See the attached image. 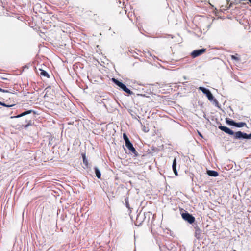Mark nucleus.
<instances>
[{
	"label": "nucleus",
	"instance_id": "nucleus-12",
	"mask_svg": "<svg viewBox=\"0 0 251 251\" xmlns=\"http://www.w3.org/2000/svg\"><path fill=\"white\" fill-rule=\"evenodd\" d=\"M40 75H41L46 76L47 77H49V75L46 71H45L42 69H40Z\"/></svg>",
	"mask_w": 251,
	"mask_h": 251
},
{
	"label": "nucleus",
	"instance_id": "nucleus-14",
	"mask_svg": "<svg viewBox=\"0 0 251 251\" xmlns=\"http://www.w3.org/2000/svg\"><path fill=\"white\" fill-rule=\"evenodd\" d=\"M245 125H246V123H243V122H240V123H236V124H235V126L237 127H243Z\"/></svg>",
	"mask_w": 251,
	"mask_h": 251
},
{
	"label": "nucleus",
	"instance_id": "nucleus-7",
	"mask_svg": "<svg viewBox=\"0 0 251 251\" xmlns=\"http://www.w3.org/2000/svg\"><path fill=\"white\" fill-rule=\"evenodd\" d=\"M246 136H247L246 133H243L241 131H238L234 134V138L235 139H245L246 138Z\"/></svg>",
	"mask_w": 251,
	"mask_h": 251
},
{
	"label": "nucleus",
	"instance_id": "nucleus-15",
	"mask_svg": "<svg viewBox=\"0 0 251 251\" xmlns=\"http://www.w3.org/2000/svg\"><path fill=\"white\" fill-rule=\"evenodd\" d=\"M83 156V163L84 164H85L86 166H88V160L86 157V156H85V154H84L82 155Z\"/></svg>",
	"mask_w": 251,
	"mask_h": 251
},
{
	"label": "nucleus",
	"instance_id": "nucleus-20",
	"mask_svg": "<svg viewBox=\"0 0 251 251\" xmlns=\"http://www.w3.org/2000/svg\"><path fill=\"white\" fill-rule=\"evenodd\" d=\"M14 105H6V106H4L5 107H12V106H13Z\"/></svg>",
	"mask_w": 251,
	"mask_h": 251
},
{
	"label": "nucleus",
	"instance_id": "nucleus-9",
	"mask_svg": "<svg viewBox=\"0 0 251 251\" xmlns=\"http://www.w3.org/2000/svg\"><path fill=\"white\" fill-rule=\"evenodd\" d=\"M176 160L175 158L173 160V164H172V168H173V170L174 173L175 174V175L177 176L178 173H177V171L176 170Z\"/></svg>",
	"mask_w": 251,
	"mask_h": 251
},
{
	"label": "nucleus",
	"instance_id": "nucleus-19",
	"mask_svg": "<svg viewBox=\"0 0 251 251\" xmlns=\"http://www.w3.org/2000/svg\"><path fill=\"white\" fill-rule=\"evenodd\" d=\"M0 105H2V106H6V104H5V103H2V102H1V101H0Z\"/></svg>",
	"mask_w": 251,
	"mask_h": 251
},
{
	"label": "nucleus",
	"instance_id": "nucleus-11",
	"mask_svg": "<svg viewBox=\"0 0 251 251\" xmlns=\"http://www.w3.org/2000/svg\"><path fill=\"white\" fill-rule=\"evenodd\" d=\"M95 173H96V175L97 177L98 178H100V176H101V173H100V171L97 167H95Z\"/></svg>",
	"mask_w": 251,
	"mask_h": 251
},
{
	"label": "nucleus",
	"instance_id": "nucleus-10",
	"mask_svg": "<svg viewBox=\"0 0 251 251\" xmlns=\"http://www.w3.org/2000/svg\"><path fill=\"white\" fill-rule=\"evenodd\" d=\"M31 112V110L26 111H25V112L22 113V114H21L20 115H17L16 116H14L13 117L14 118H19V117H22L23 116H25V115L26 114H30Z\"/></svg>",
	"mask_w": 251,
	"mask_h": 251
},
{
	"label": "nucleus",
	"instance_id": "nucleus-6",
	"mask_svg": "<svg viewBox=\"0 0 251 251\" xmlns=\"http://www.w3.org/2000/svg\"><path fill=\"white\" fill-rule=\"evenodd\" d=\"M219 128L220 129L224 131L225 132H226L227 134H228L229 135H233L234 134L233 131H232L230 128H229L228 127H227L226 126H220L219 127Z\"/></svg>",
	"mask_w": 251,
	"mask_h": 251
},
{
	"label": "nucleus",
	"instance_id": "nucleus-4",
	"mask_svg": "<svg viewBox=\"0 0 251 251\" xmlns=\"http://www.w3.org/2000/svg\"><path fill=\"white\" fill-rule=\"evenodd\" d=\"M182 217L190 224L193 223L195 221V218L188 213L182 214Z\"/></svg>",
	"mask_w": 251,
	"mask_h": 251
},
{
	"label": "nucleus",
	"instance_id": "nucleus-21",
	"mask_svg": "<svg viewBox=\"0 0 251 251\" xmlns=\"http://www.w3.org/2000/svg\"><path fill=\"white\" fill-rule=\"evenodd\" d=\"M251 3V0H248Z\"/></svg>",
	"mask_w": 251,
	"mask_h": 251
},
{
	"label": "nucleus",
	"instance_id": "nucleus-2",
	"mask_svg": "<svg viewBox=\"0 0 251 251\" xmlns=\"http://www.w3.org/2000/svg\"><path fill=\"white\" fill-rule=\"evenodd\" d=\"M112 80L113 82H114L118 87L122 89L124 91L130 95L132 94V92L128 88H127L125 84H124L123 83H122V82H120L119 81L117 80L115 78H112Z\"/></svg>",
	"mask_w": 251,
	"mask_h": 251
},
{
	"label": "nucleus",
	"instance_id": "nucleus-17",
	"mask_svg": "<svg viewBox=\"0 0 251 251\" xmlns=\"http://www.w3.org/2000/svg\"><path fill=\"white\" fill-rule=\"evenodd\" d=\"M246 138L245 139H251V133L250 134H247V136H246Z\"/></svg>",
	"mask_w": 251,
	"mask_h": 251
},
{
	"label": "nucleus",
	"instance_id": "nucleus-1",
	"mask_svg": "<svg viewBox=\"0 0 251 251\" xmlns=\"http://www.w3.org/2000/svg\"><path fill=\"white\" fill-rule=\"evenodd\" d=\"M123 138L125 141L126 147L133 153H135L136 150L133 147L132 144L129 141L126 133L123 134Z\"/></svg>",
	"mask_w": 251,
	"mask_h": 251
},
{
	"label": "nucleus",
	"instance_id": "nucleus-16",
	"mask_svg": "<svg viewBox=\"0 0 251 251\" xmlns=\"http://www.w3.org/2000/svg\"><path fill=\"white\" fill-rule=\"evenodd\" d=\"M0 91L3 93H9V91L7 90H4L0 88Z\"/></svg>",
	"mask_w": 251,
	"mask_h": 251
},
{
	"label": "nucleus",
	"instance_id": "nucleus-5",
	"mask_svg": "<svg viewBox=\"0 0 251 251\" xmlns=\"http://www.w3.org/2000/svg\"><path fill=\"white\" fill-rule=\"evenodd\" d=\"M205 50H206L205 49H201L194 50L191 53V56L193 58H195L204 53L205 51Z\"/></svg>",
	"mask_w": 251,
	"mask_h": 251
},
{
	"label": "nucleus",
	"instance_id": "nucleus-3",
	"mask_svg": "<svg viewBox=\"0 0 251 251\" xmlns=\"http://www.w3.org/2000/svg\"><path fill=\"white\" fill-rule=\"evenodd\" d=\"M199 89L201 90L203 94L206 95L208 99L209 100L211 101L212 100H213V99H214L213 96L212 94H211V93L210 92V91L208 89L205 88L204 87H200L199 88Z\"/></svg>",
	"mask_w": 251,
	"mask_h": 251
},
{
	"label": "nucleus",
	"instance_id": "nucleus-13",
	"mask_svg": "<svg viewBox=\"0 0 251 251\" xmlns=\"http://www.w3.org/2000/svg\"><path fill=\"white\" fill-rule=\"evenodd\" d=\"M226 122L227 124H229L230 125L235 126L236 123L234 122L232 120H230L226 119Z\"/></svg>",
	"mask_w": 251,
	"mask_h": 251
},
{
	"label": "nucleus",
	"instance_id": "nucleus-8",
	"mask_svg": "<svg viewBox=\"0 0 251 251\" xmlns=\"http://www.w3.org/2000/svg\"><path fill=\"white\" fill-rule=\"evenodd\" d=\"M207 174L208 176H210L216 177L218 176V173L215 171L213 170H209L207 171Z\"/></svg>",
	"mask_w": 251,
	"mask_h": 251
},
{
	"label": "nucleus",
	"instance_id": "nucleus-18",
	"mask_svg": "<svg viewBox=\"0 0 251 251\" xmlns=\"http://www.w3.org/2000/svg\"><path fill=\"white\" fill-rule=\"evenodd\" d=\"M198 133L200 137H201V138H203L202 134L199 131H198Z\"/></svg>",
	"mask_w": 251,
	"mask_h": 251
}]
</instances>
